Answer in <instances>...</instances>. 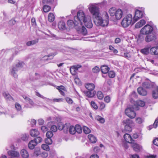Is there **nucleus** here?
<instances>
[{
  "mask_svg": "<svg viewBox=\"0 0 158 158\" xmlns=\"http://www.w3.org/2000/svg\"><path fill=\"white\" fill-rule=\"evenodd\" d=\"M89 9L93 15L94 22L97 26L105 27L108 25L109 16L107 13H106L105 16L107 20L104 21L100 14L98 7L91 4L89 5Z\"/></svg>",
  "mask_w": 158,
  "mask_h": 158,
  "instance_id": "1",
  "label": "nucleus"
},
{
  "mask_svg": "<svg viewBox=\"0 0 158 158\" xmlns=\"http://www.w3.org/2000/svg\"><path fill=\"white\" fill-rule=\"evenodd\" d=\"M80 16V20L81 22V24H79V26L76 28L77 31L79 33H81L84 35H86L87 34V31L86 29L84 26H82V22L85 26L87 28H91L93 25L91 21V17L89 15L85 16L84 13L82 10H80L79 11Z\"/></svg>",
  "mask_w": 158,
  "mask_h": 158,
  "instance_id": "2",
  "label": "nucleus"
},
{
  "mask_svg": "<svg viewBox=\"0 0 158 158\" xmlns=\"http://www.w3.org/2000/svg\"><path fill=\"white\" fill-rule=\"evenodd\" d=\"M134 22V19L132 20V16L131 14H129L126 15L122 20L121 25L124 28L128 27L132 24H133V22Z\"/></svg>",
  "mask_w": 158,
  "mask_h": 158,
  "instance_id": "3",
  "label": "nucleus"
},
{
  "mask_svg": "<svg viewBox=\"0 0 158 158\" xmlns=\"http://www.w3.org/2000/svg\"><path fill=\"white\" fill-rule=\"evenodd\" d=\"M81 17L80 16L79 13V12L77 13V16H75L74 17V22H73L72 20H69L68 21L67 24L68 26L70 28H72L74 26L78 27L79 26V24H81V21L79 19Z\"/></svg>",
  "mask_w": 158,
  "mask_h": 158,
  "instance_id": "4",
  "label": "nucleus"
},
{
  "mask_svg": "<svg viewBox=\"0 0 158 158\" xmlns=\"http://www.w3.org/2000/svg\"><path fill=\"white\" fill-rule=\"evenodd\" d=\"M24 64V63L21 62H19L18 64L13 65L11 67L10 70L11 75L14 77L15 78H17L18 77L17 74L18 71L23 67Z\"/></svg>",
  "mask_w": 158,
  "mask_h": 158,
  "instance_id": "5",
  "label": "nucleus"
},
{
  "mask_svg": "<svg viewBox=\"0 0 158 158\" xmlns=\"http://www.w3.org/2000/svg\"><path fill=\"white\" fill-rule=\"evenodd\" d=\"M125 113L128 117L131 118H134L136 116V113L132 106L128 107L126 109Z\"/></svg>",
  "mask_w": 158,
  "mask_h": 158,
  "instance_id": "6",
  "label": "nucleus"
},
{
  "mask_svg": "<svg viewBox=\"0 0 158 158\" xmlns=\"http://www.w3.org/2000/svg\"><path fill=\"white\" fill-rule=\"evenodd\" d=\"M153 28L149 25H146L143 27L140 30V33L147 35L152 32Z\"/></svg>",
  "mask_w": 158,
  "mask_h": 158,
  "instance_id": "7",
  "label": "nucleus"
},
{
  "mask_svg": "<svg viewBox=\"0 0 158 158\" xmlns=\"http://www.w3.org/2000/svg\"><path fill=\"white\" fill-rule=\"evenodd\" d=\"M156 39V35L152 32L146 35L145 36L144 40L147 42H149L155 40Z\"/></svg>",
  "mask_w": 158,
  "mask_h": 158,
  "instance_id": "8",
  "label": "nucleus"
},
{
  "mask_svg": "<svg viewBox=\"0 0 158 158\" xmlns=\"http://www.w3.org/2000/svg\"><path fill=\"white\" fill-rule=\"evenodd\" d=\"M143 11L136 10L135 11V16L133 18L134 22H133V23H134L139 19L142 18L143 16Z\"/></svg>",
  "mask_w": 158,
  "mask_h": 158,
  "instance_id": "9",
  "label": "nucleus"
},
{
  "mask_svg": "<svg viewBox=\"0 0 158 158\" xmlns=\"http://www.w3.org/2000/svg\"><path fill=\"white\" fill-rule=\"evenodd\" d=\"M7 153L8 155L10 156V158H19V152L15 151H9Z\"/></svg>",
  "mask_w": 158,
  "mask_h": 158,
  "instance_id": "10",
  "label": "nucleus"
},
{
  "mask_svg": "<svg viewBox=\"0 0 158 158\" xmlns=\"http://www.w3.org/2000/svg\"><path fill=\"white\" fill-rule=\"evenodd\" d=\"M143 86L147 89L154 88L156 87V85L153 83L149 81H146L143 83Z\"/></svg>",
  "mask_w": 158,
  "mask_h": 158,
  "instance_id": "11",
  "label": "nucleus"
},
{
  "mask_svg": "<svg viewBox=\"0 0 158 158\" xmlns=\"http://www.w3.org/2000/svg\"><path fill=\"white\" fill-rule=\"evenodd\" d=\"M81 66L80 65H77L71 67L70 69V71L73 75H75L77 73V71L78 70V69L81 68Z\"/></svg>",
  "mask_w": 158,
  "mask_h": 158,
  "instance_id": "12",
  "label": "nucleus"
},
{
  "mask_svg": "<svg viewBox=\"0 0 158 158\" xmlns=\"http://www.w3.org/2000/svg\"><path fill=\"white\" fill-rule=\"evenodd\" d=\"M132 144V146L133 150L136 152H139L142 149V146L136 143L133 142Z\"/></svg>",
  "mask_w": 158,
  "mask_h": 158,
  "instance_id": "13",
  "label": "nucleus"
},
{
  "mask_svg": "<svg viewBox=\"0 0 158 158\" xmlns=\"http://www.w3.org/2000/svg\"><path fill=\"white\" fill-rule=\"evenodd\" d=\"M124 138L125 141L129 143H132L134 141L131 136L128 134H125L124 135Z\"/></svg>",
  "mask_w": 158,
  "mask_h": 158,
  "instance_id": "14",
  "label": "nucleus"
},
{
  "mask_svg": "<svg viewBox=\"0 0 158 158\" xmlns=\"http://www.w3.org/2000/svg\"><path fill=\"white\" fill-rule=\"evenodd\" d=\"M114 15H115L117 19H120L122 18L123 15V12L122 10L120 9H118L115 11Z\"/></svg>",
  "mask_w": 158,
  "mask_h": 158,
  "instance_id": "15",
  "label": "nucleus"
},
{
  "mask_svg": "<svg viewBox=\"0 0 158 158\" xmlns=\"http://www.w3.org/2000/svg\"><path fill=\"white\" fill-rule=\"evenodd\" d=\"M30 133L31 135L33 137H35L40 134L39 132L36 129H32L31 130Z\"/></svg>",
  "mask_w": 158,
  "mask_h": 158,
  "instance_id": "16",
  "label": "nucleus"
},
{
  "mask_svg": "<svg viewBox=\"0 0 158 158\" xmlns=\"http://www.w3.org/2000/svg\"><path fill=\"white\" fill-rule=\"evenodd\" d=\"M3 95L7 101H14L13 98L8 93L4 92L3 94Z\"/></svg>",
  "mask_w": 158,
  "mask_h": 158,
  "instance_id": "17",
  "label": "nucleus"
},
{
  "mask_svg": "<svg viewBox=\"0 0 158 158\" xmlns=\"http://www.w3.org/2000/svg\"><path fill=\"white\" fill-rule=\"evenodd\" d=\"M84 93L86 94V96L88 98H92L95 95L96 93L94 91L88 90L86 91H84Z\"/></svg>",
  "mask_w": 158,
  "mask_h": 158,
  "instance_id": "18",
  "label": "nucleus"
},
{
  "mask_svg": "<svg viewBox=\"0 0 158 158\" xmlns=\"http://www.w3.org/2000/svg\"><path fill=\"white\" fill-rule=\"evenodd\" d=\"M58 27L61 30H64L66 29L65 23L62 21L59 22L58 23Z\"/></svg>",
  "mask_w": 158,
  "mask_h": 158,
  "instance_id": "19",
  "label": "nucleus"
},
{
  "mask_svg": "<svg viewBox=\"0 0 158 158\" xmlns=\"http://www.w3.org/2000/svg\"><path fill=\"white\" fill-rule=\"evenodd\" d=\"M138 93L140 95L145 96L147 94V91L142 87H139L137 89Z\"/></svg>",
  "mask_w": 158,
  "mask_h": 158,
  "instance_id": "20",
  "label": "nucleus"
},
{
  "mask_svg": "<svg viewBox=\"0 0 158 158\" xmlns=\"http://www.w3.org/2000/svg\"><path fill=\"white\" fill-rule=\"evenodd\" d=\"M85 87L88 90L93 91L95 88V85L93 83H87L85 84Z\"/></svg>",
  "mask_w": 158,
  "mask_h": 158,
  "instance_id": "21",
  "label": "nucleus"
},
{
  "mask_svg": "<svg viewBox=\"0 0 158 158\" xmlns=\"http://www.w3.org/2000/svg\"><path fill=\"white\" fill-rule=\"evenodd\" d=\"M145 23V21L144 19H142L135 24V27L136 28H140L144 25Z\"/></svg>",
  "mask_w": 158,
  "mask_h": 158,
  "instance_id": "22",
  "label": "nucleus"
},
{
  "mask_svg": "<svg viewBox=\"0 0 158 158\" xmlns=\"http://www.w3.org/2000/svg\"><path fill=\"white\" fill-rule=\"evenodd\" d=\"M36 143L34 140H31L28 144V147L30 149H33L35 146L36 145Z\"/></svg>",
  "mask_w": 158,
  "mask_h": 158,
  "instance_id": "23",
  "label": "nucleus"
},
{
  "mask_svg": "<svg viewBox=\"0 0 158 158\" xmlns=\"http://www.w3.org/2000/svg\"><path fill=\"white\" fill-rule=\"evenodd\" d=\"M109 68L105 65L102 66L101 68V71L103 73H107L109 70Z\"/></svg>",
  "mask_w": 158,
  "mask_h": 158,
  "instance_id": "24",
  "label": "nucleus"
},
{
  "mask_svg": "<svg viewBox=\"0 0 158 158\" xmlns=\"http://www.w3.org/2000/svg\"><path fill=\"white\" fill-rule=\"evenodd\" d=\"M21 155L24 158H27L29 156L28 152L24 149H23L21 150Z\"/></svg>",
  "mask_w": 158,
  "mask_h": 158,
  "instance_id": "25",
  "label": "nucleus"
},
{
  "mask_svg": "<svg viewBox=\"0 0 158 158\" xmlns=\"http://www.w3.org/2000/svg\"><path fill=\"white\" fill-rule=\"evenodd\" d=\"M123 123L125 126L127 125L131 126L133 124V121L130 119H127L126 120H124L123 121Z\"/></svg>",
  "mask_w": 158,
  "mask_h": 158,
  "instance_id": "26",
  "label": "nucleus"
},
{
  "mask_svg": "<svg viewBox=\"0 0 158 158\" xmlns=\"http://www.w3.org/2000/svg\"><path fill=\"white\" fill-rule=\"evenodd\" d=\"M88 138L91 142L92 143H95L97 141L96 138L92 134H89L88 136Z\"/></svg>",
  "mask_w": 158,
  "mask_h": 158,
  "instance_id": "27",
  "label": "nucleus"
},
{
  "mask_svg": "<svg viewBox=\"0 0 158 158\" xmlns=\"http://www.w3.org/2000/svg\"><path fill=\"white\" fill-rule=\"evenodd\" d=\"M155 90L152 91V97L155 99H156L158 98V86L155 87L154 88Z\"/></svg>",
  "mask_w": 158,
  "mask_h": 158,
  "instance_id": "28",
  "label": "nucleus"
},
{
  "mask_svg": "<svg viewBox=\"0 0 158 158\" xmlns=\"http://www.w3.org/2000/svg\"><path fill=\"white\" fill-rule=\"evenodd\" d=\"M70 124L69 123H67L64 124H63V130L65 133H67L70 127Z\"/></svg>",
  "mask_w": 158,
  "mask_h": 158,
  "instance_id": "29",
  "label": "nucleus"
},
{
  "mask_svg": "<svg viewBox=\"0 0 158 158\" xmlns=\"http://www.w3.org/2000/svg\"><path fill=\"white\" fill-rule=\"evenodd\" d=\"M145 36H146L145 35L140 33V34L138 36V41L141 42L143 41L145 39Z\"/></svg>",
  "mask_w": 158,
  "mask_h": 158,
  "instance_id": "30",
  "label": "nucleus"
},
{
  "mask_svg": "<svg viewBox=\"0 0 158 158\" xmlns=\"http://www.w3.org/2000/svg\"><path fill=\"white\" fill-rule=\"evenodd\" d=\"M150 48V47H145L144 48L141 49L140 52L143 54L147 55L150 52H149Z\"/></svg>",
  "mask_w": 158,
  "mask_h": 158,
  "instance_id": "31",
  "label": "nucleus"
},
{
  "mask_svg": "<svg viewBox=\"0 0 158 158\" xmlns=\"http://www.w3.org/2000/svg\"><path fill=\"white\" fill-rule=\"evenodd\" d=\"M38 41L39 39H37L34 40L28 41L27 43L26 44L28 46L32 45L37 43L38 42Z\"/></svg>",
  "mask_w": 158,
  "mask_h": 158,
  "instance_id": "32",
  "label": "nucleus"
},
{
  "mask_svg": "<svg viewBox=\"0 0 158 158\" xmlns=\"http://www.w3.org/2000/svg\"><path fill=\"white\" fill-rule=\"evenodd\" d=\"M131 126H125L124 129L123 131V133L126 132H130L131 131L132 129Z\"/></svg>",
  "mask_w": 158,
  "mask_h": 158,
  "instance_id": "33",
  "label": "nucleus"
},
{
  "mask_svg": "<svg viewBox=\"0 0 158 158\" xmlns=\"http://www.w3.org/2000/svg\"><path fill=\"white\" fill-rule=\"evenodd\" d=\"M23 97L26 102H29L31 105H33L34 104V103L32 100L28 97L25 95H23Z\"/></svg>",
  "mask_w": 158,
  "mask_h": 158,
  "instance_id": "34",
  "label": "nucleus"
},
{
  "mask_svg": "<svg viewBox=\"0 0 158 158\" xmlns=\"http://www.w3.org/2000/svg\"><path fill=\"white\" fill-rule=\"evenodd\" d=\"M75 132H76L78 133H81L82 132V128L81 126L79 125H77L75 127Z\"/></svg>",
  "mask_w": 158,
  "mask_h": 158,
  "instance_id": "35",
  "label": "nucleus"
},
{
  "mask_svg": "<svg viewBox=\"0 0 158 158\" xmlns=\"http://www.w3.org/2000/svg\"><path fill=\"white\" fill-rule=\"evenodd\" d=\"M48 21L51 22L54 21L55 19V16L52 13H50L48 15Z\"/></svg>",
  "mask_w": 158,
  "mask_h": 158,
  "instance_id": "36",
  "label": "nucleus"
},
{
  "mask_svg": "<svg viewBox=\"0 0 158 158\" xmlns=\"http://www.w3.org/2000/svg\"><path fill=\"white\" fill-rule=\"evenodd\" d=\"M97 95L98 98L100 100H102L104 97V95L102 92L100 91H98L97 93Z\"/></svg>",
  "mask_w": 158,
  "mask_h": 158,
  "instance_id": "37",
  "label": "nucleus"
},
{
  "mask_svg": "<svg viewBox=\"0 0 158 158\" xmlns=\"http://www.w3.org/2000/svg\"><path fill=\"white\" fill-rule=\"evenodd\" d=\"M21 139L24 141H27L28 139L29 135L28 134H23L21 136Z\"/></svg>",
  "mask_w": 158,
  "mask_h": 158,
  "instance_id": "38",
  "label": "nucleus"
},
{
  "mask_svg": "<svg viewBox=\"0 0 158 158\" xmlns=\"http://www.w3.org/2000/svg\"><path fill=\"white\" fill-rule=\"evenodd\" d=\"M115 9L114 8H110L109 11V12L111 16H113L114 15L115 12Z\"/></svg>",
  "mask_w": 158,
  "mask_h": 158,
  "instance_id": "39",
  "label": "nucleus"
},
{
  "mask_svg": "<svg viewBox=\"0 0 158 158\" xmlns=\"http://www.w3.org/2000/svg\"><path fill=\"white\" fill-rule=\"evenodd\" d=\"M69 131L70 134L73 135L74 134L75 132V128L73 126H70L69 129Z\"/></svg>",
  "mask_w": 158,
  "mask_h": 158,
  "instance_id": "40",
  "label": "nucleus"
},
{
  "mask_svg": "<svg viewBox=\"0 0 158 158\" xmlns=\"http://www.w3.org/2000/svg\"><path fill=\"white\" fill-rule=\"evenodd\" d=\"M51 9L50 6H47V5H44L43 7V10L44 12H48Z\"/></svg>",
  "mask_w": 158,
  "mask_h": 158,
  "instance_id": "41",
  "label": "nucleus"
},
{
  "mask_svg": "<svg viewBox=\"0 0 158 158\" xmlns=\"http://www.w3.org/2000/svg\"><path fill=\"white\" fill-rule=\"evenodd\" d=\"M83 130L85 134H88L90 132V129L86 126H83Z\"/></svg>",
  "mask_w": 158,
  "mask_h": 158,
  "instance_id": "42",
  "label": "nucleus"
},
{
  "mask_svg": "<svg viewBox=\"0 0 158 158\" xmlns=\"http://www.w3.org/2000/svg\"><path fill=\"white\" fill-rule=\"evenodd\" d=\"M41 148L42 149L47 151L50 150L49 146L46 144H43L41 146Z\"/></svg>",
  "mask_w": 158,
  "mask_h": 158,
  "instance_id": "43",
  "label": "nucleus"
},
{
  "mask_svg": "<svg viewBox=\"0 0 158 158\" xmlns=\"http://www.w3.org/2000/svg\"><path fill=\"white\" fill-rule=\"evenodd\" d=\"M33 140H34L35 141V142L37 144V143L41 142L42 140V139L41 137L38 136L37 137Z\"/></svg>",
  "mask_w": 158,
  "mask_h": 158,
  "instance_id": "44",
  "label": "nucleus"
},
{
  "mask_svg": "<svg viewBox=\"0 0 158 158\" xmlns=\"http://www.w3.org/2000/svg\"><path fill=\"white\" fill-rule=\"evenodd\" d=\"M137 104L141 107H143L145 105V103L143 101L139 100L137 101Z\"/></svg>",
  "mask_w": 158,
  "mask_h": 158,
  "instance_id": "45",
  "label": "nucleus"
},
{
  "mask_svg": "<svg viewBox=\"0 0 158 158\" xmlns=\"http://www.w3.org/2000/svg\"><path fill=\"white\" fill-rule=\"evenodd\" d=\"M53 135L52 132L51 131H48L46 134L47 138H51L53 136Z\"/></svg>",
  "mask_w": 158,
  "mask_h": 158,
  "instance_id": "46",
  "label": "nucleus"
},
{
  "mask_svg": "<svg viewBox=\"0 0 158 158\" xmlns=\"http://www.w3.org/2000/svg\"><path fill=\"white\" fill-rule=\"evenodd\" d=\"M92 70L93 73H97L99 71L100 69L98 66H95L92 69Z\"/></svg>",
  "mask_w": 158,
  "mask_h": 158,
  "instance_id": "47",
  "label": "nucleus"
},
{
  "mask_svg": "<svg viewBox=\"0 0 158 158\" xmlns=\"http://www.w3.org/2000/svg\"><path fill=\"white\" fill-rule=\"evenodd\" d=\"M45 143L48 144H51L52 143V140L51 138H47L45 140Z\"/></svg>",
  "mask_w": 158,
  "mask_h": 158,
  "instance_id": "48",
  "label": "nucleus"
},
{
  "mask_svg": "<svg viewBox=\"0 0 158 158\" xmlns=\"http://www.w3.org/2000/svg\"><path fill=\"white\" fill-rule=\"evenodd\" d=\"M91 105L92 107L95 110L97 109L98 108L97 105L94 101H92L91 102Z\"/></svg>",
  "mask_w": 158,
  "mask_h": 158,
  "instance_id": "49",
  "label": "nucleus"
},
{
  "mask_svg": "<svg viewBox=\"0 0 158 158\" xmlns=\"http://www.w3.org/2000/svg\"><path fill=\"white\" fill-rule=\"evenodd\" d=\"M15 107L18 111H20L21 110V107L20 105L18 103H16L15 104Z\"/></svg>",
  "mask_w": 158,
  "mask_h": 158,
  "instance_id": "50",
  "label": "nucleus"
},
{
  "mask_svg": "<svg viewBox=\"0 0 158 158\" xmlns=\"http://www.w3.org/2000/svg\"><path fill=\"white\" fill-rule=\"evenodd\" d=\"M156 49V47H154L150 49V53L152 54L155 55Z\"/></svg>",
  "mask_w": 158,
  "mask_h": 158,
  "instance_id": "51",
  "label": "nucleus"
},
{
  "mask_svg": "<svg viewBox=\"0 0 158 158\" xmlns=\"http://www.w3.org/2000/svg\"><path fill=\"white\" fill-rule=\"evenodd\" d=\"M108 75L110 78H113L115 76L114 73L112 71H110L108 73Z\"/></svg>",
  "mask_w": 158,
  "mask_h": 158,
  "instance_id": "52",
  "label": "nucleus"
},
{
  "mask_svg": "<svg viewBox=\"0 0 158 158\" xmlns=\"http://www.w3.org/2000/svg\"><path fill=\"white\" fill-rule=\"evenodd\" d=\"M36 95L37 96H38L39 97H40L41 98H42L43 99H45L46 100H50V99H49V98H47L45 97H44V96H43V95H41V94H40L38 92H37L36 93Z\"/></svg>",
  "mask_w": 158,
  "mask_h": 158,
  "instance_id": "53",
  "label": "nucleus"
},
{
  "mask_svg": "<svg viewBox=\"0 0 158 158\" xmlns=\"http://www.w3.org/2000/svg\"><path fill=\"white\" fill-rule=\"evenodd\" d=\"M51 130L52 131L54 132H55L57 131V128L56 126L53 125L51 127Z\"/></svg>",
  "mask_w": 158,
  "mask_h": 158,
  "instance_id": "54",
  "label": "nucleus"
},
{
  "mask_svg": "<svg viewBox=\"0 0 158 158\" xmlns=\"http://www.w3.org/2000/svg\"><path fill=\"white\" fill-rule=\"evenodd\" d=\"M66 102L69 104H72L73 103V101L72 99L69 97L66 98Z\"/></svg>",
  "mask_w": 158,
  "mask_h": 158,
  "instance_id": "55",
  "label": "nucleus"
},
{
  "mask_svg": "<svg viewBox=\"0 0 158 158\" xmlns=\"http://www.w3.org/2000/svg\"><path fill=\"white\" fill-rule=\"evenodd\" d=\"M110 98L109 96H106L104 98V101H105L109 103L110 102Z\"/></svg>",
  "mask_w": 158,
  "mask_h": 158,
  "instance_id": "56",
  "label": "nucleus"
},
{
  "mask_svg": "<svg viewBox=\"0 0 158 158\" xmlns=\"http://www.w3.org/2000/svg\"><path fill=\"white\" fill-rule=\"evenodd\" d=\"M63 101V99L62 98H54L53 99V101L54 102H62Z\"/></svg>",
  "mask_w": 158,
  "mask_h": 158,
  "instance_id": "57",
  "label": "nucleus"
},
{
  "mask_svg": "<svg viewBox=\"0 0 158 158\" xmlns=\"http://www.w3.org/2000/svg\"><path fill=\"white\" fill-rule=\"evenodd\" d=\"M123 56L127 59L131 57L130 54L127 52L124 53Z\"/></svg>",
  "mask_w": 158,
  "mask_h": 158,
  "instance_id": "58",
  "label": "nucleus"
},
{
  "mask_svg": "<svg viewBox=\"0 0 158 158\" xmlns=\"http://www.w3.org/2000/svg\"><path fill=\"white\" fill-rule=\"evenodd\" d=\"M40 77V75L37 73H35V76L34 77V80H37L39 79Z\"/></svg>",
  "mask_w": 158,
  "mask_h": 158,
  "instance_id": "59",
  "label": "nucleus"
},
{
  "mask_svg": "<svg viewBox=\"0 0 158 158\" xmlns=\"http://www.w3.org/2000/svg\"><path fill=\"white\" fill-rule=\"evenodd\" d=\"M136 121L137 123L139 124H141L143 122L142 119L140 118H136Z\"/></svg>",
  "mask_w": 158,
  "mask_h": 158,
  "instance_id": "60",
  "label": "nucleus"
},
{
  "mask_svg": "<svg viewBox=\"0 0 158 158\" xmlns=\"http://www.w3.org/2000/svg\"><path fill=\"white\" fill-rule=\"evenodd\" d=\"M38 123L39 125H42L44 123V121L42 119H40L38 120Z\"/></svg>",
  "mask_w": 158,
  "mask_h": 158,
  "instance_id": "61",
  "label": "nucleus"
},
{
  "mask_svg": "<svg viewBox=\"0 0 158 158\" xmlns=\"http://www.w3.org/2000/svg\"><path fill=\"white\" fill-rule=\"evenodd\" d=\"M41 130L43 132H44L48 130V129L47 127L45 126H42L41 127Z\"/></svg>",
  "mask_w": 158,
  "mask_h": 158,
  "instance_id": "62",
  "label": "nucleus"
},
{
  "mask_svg": "<svg viewBox=\"0 0 158 158\" xmlns=\"http://www.w3.org/2000/svg\"><path fill=\"white\" fill-rule=\"evenodd\" d=\"M153 144L158 147V138H156L153 140Z\"/></svg>",
  "mask_w": 158,
  "mask_h": 158,
  "instance_id": "63",
  "label": "nucleus"
},
{
  "mask_svg": "<svg viewBox=\"0 0 158 158\" xmlns=\"http://www.w3.org/2000/svg\"><path fill=\"white\" fill-rule=\"evenodd\" d=\"M90 158H99V156L97 154H94L90 156Z\"/></svg>",
  "mask_w": 158,
  "mask_h": 158,
  "instance_id": "64",
  "label": "nucleus"
}]
</instances>
